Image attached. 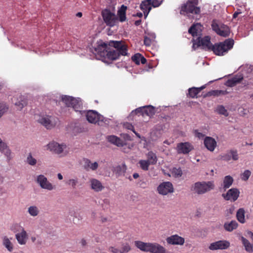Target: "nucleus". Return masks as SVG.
<instances>
[{
  "instance_id": "30",
  "label": "nucleus",
  "mask_w": 253,
  "mask_h": 253,
  "mask_svg": "<svg viewBox=\"0 0 253 253\" xmlns=\"http://www.w3.org/2000/svg\"><path fill=\"white\" fill-rule=\"evenodd\" d=\"M238 223L235 220H232L230 222H226L223 225L224 229L228 232H232L237 228Z\"/></svg>"
},
{
  "instance_id": "39",
  "label": "nucleus",
  "mask_w": 253,
  "mask_h": 253,
  "mask_svg": "<svg viewBox=\"0 0 253 253\" xmlns=\"http://www.w3.org/2000/svg\"><path fill=\"white\" fill-rule=\"evenodd\" d=\"M231 157H232L233 160H237L238 159V155L237 151L231 150L230 154L226 155L224 156V159L226 160H229Z\"/></svg>"
},
{
  "instance_id": "4",
  "label": "nucleus",
  "mask_w": 253,
  "mask_h": 253,
  "mask_svg": "<svg viewBox=\"0 0 253 253\" xmlns=\"http://www.w3.org/2000/svg\"><path fill=\"white\" fill-rule=\"evenodd\" d=\"M198 4V0H188L187 2L182 5L180 13L185 15L189 13L199 14L201 9L197 6Z\"/></svg>"
},
{
  "instance_id": "9",
  "label": "nucleus",
  "mask_w": 253,
  "mask_h": 253,
  "mask_svg": "<svg viewBox=\"0 0 253 253\" xmlns=\"http://www.w3.org/2000/svg\"><path fill=\"white\" fill-rule=\"evenodd\" d=\"M157 191L162 195H167L169 193H173L174 188L170 182H163L158 186Z\"/></svg>"
},
{
  "instance_id": "22",
  "label": "nucleus",
  "mask_w": 253,
  "mask_h": 253,
  "mask_svg": "<svg viewBox=\"0 0 253 253\" xmlns=\"http://www.w3.org/2000/svg\"><path fill=\"white\" fill-rule=\"evenodd\" d=\"M12 101L15 105L17 107V109L19 110L22 109L27 104V99L22 95H19L18 98H17L16 99L15 97H14Z\"/></svg>"
},
{
  "instance_id": "58",
  "label": "nucleus",
  "mask_w": 253,
  "mask_h": 253,
  "mask_svg": "<svg viewBox=\"0 0 253 253\" xmlns=\"http://www.w3.org/2000/svg\"><path fill=\"white\" fill-rule=\"evenodd\" d=\"M144 43L146 46H150L151 44V40L148 37H145L144 40Z\"/></svg>"
},
{
  "instance_id": "3",
  "label": "nucleus",
  "mask_w": 253,
  "mask_h": 253,
  "mask_svg": "<svg viewBox=\"0 0 253 253\" xmlns=\"http://www.w3.org/2000/svg\"><path fill=\"white\" fill-rule=\"evenodd\" d=\"M215 185L213 181H198L191 187V190L194 194L203 195L214 189Z\"/></svg>"
},
{
  "instance_id": "14",
  "label": "nucleus",
  "mask_w": 253,
  "mask_h": 253,
  "mask_svg": "<svg viewBox=\"0 0 253 253\" xmlns=\"http://www.w3.org/2000/svg\"><path fill=\"white\" fill-rule=\"evenodd\" d=\"M86 117L88 122L92 124H96L98 121L103 120V117L93 110L88 111L86 114Z\"/></svg>"
},
{
  "instance_id": "59",
  "label": "nucleus",
  "mask_w": 253,
  "mask_h": 253,
  "mask_svg": "<svg viewBox=\"0 0 253 253\" xmlns=\"http://www.w3.org/2000/svg\"><path fill=\"white\" fill-rule=\"evenodd\" d=\"M195 136L199 138H202L205 136V135L201 132H199L197 130L195 131Z\"/></svg>"
},
{
  "instance_id": "23",
  "label": "nucleus",
  "mask_w": 253,
  "mask_h": 253,
  "mask_svg": "<svg viewBox=\"0 0 253 253\" xmlns=\"http://www.w3.org/2000/svg\"><path fill=\"white\" fill-rule=\"evenodd\" d=\"M90 183L91 188L95 192H100L104 189L101 182L95 178H91Z\"/></svg>"
},
{
  "instance_id": "17",
  "label": "nucleus",
  "mask_w": 253,
  "mask_h": 253,
  "mask_svg": "<svg viewBox=\"0 0 253 253\" xmlns=\"http://www.w3.org/2000/svg\"><path fill=\"white\" fill-rule=\"evenodd\" d=\"M20 229L21 232L15 234V238L20 245H24L26 244L28 239V234L24 229Z\"/></svg>"
},
{
  "instance_id": "27",
  "label": "nucleus",
  "mask_w": 253,
  "mask_h": 253,
  "mask_svg": "<svg viewBox=\"0 0 253 253\" xmlns=\"http://www.w3.org/2000/svg\"><path fill=\"white\" fill-rule=\"evenodd\" d=\"M127 6L123 4L117 11L118 20L121 22H124L126 20V11Z\"/></svg>"
},
{
  "instance_id": "35",
  "label": "nucleus",
  "mask_w": 253,
  "mask_h": 253,
  "mask_svg": "<svg viewBox=\"0 0 253 253\" xmlns=\"http://www.w3.org/2000/svg\"><path fill=\"white\" fill-rule=\"evenodd\" d=\"M126 170V167L125 165L122 166L119 165L114 168L113 171L118 176L124 174Z\"/></svg>"
},
{
  "instance_id": "44",
  "label": "nucleus",
  "mask_w": 253,
  "mask_h": 253,
  "mask_svg": "<svg viewBox=\"0 0 253 253\" xmlns=\"http://www.w3.org/2000/svg\"><path fill=\"white\" fill-rule=\"evenodd\" d=\"M0 151L2 153H5L6 155H8L10 154V151L7 148V145L6 144L2 142L1 139L0 138Z\"/></svg>"
},
{
  "instance_id": "36",
  "label": "nucleus",
  "mask_w": 253,
  "mask_h": 253,
  "mask_svg": "<svg viewBox=\"0 0 253 253\" xmlns=\"http://www.w3.org/2000/svg\"><path fill=\"white\" fill-rule=\"evenodd\" d=\"M241 241L245 247L246 250L249 252L252 253L253 252V246L250 243V242L244 237H241Z\"/></svg>"
},
{
  "instance_id": "16",
  "label": "nucleus",
  "mask_w": 253,
  "mask_h": 253,
  "mask_svg": "<svg viewBox=\"0 0 253 253\" xmlns=\"http://www.w3.org/2000/svg\"><path fill=\"white\" fill-rule=\"evenodd\" d=\"M48 149L55 153L60 154L63 152V150L66 148L65 144H59L55 142H51L47 145Z\"/></svg>"
},
{
  "instance_id": "49",
  "label": "nucleus",
  "mask_w": 253,
  "mask_h": 253,
  "mask_svg": "<svg viewBox=\"0 0 253 253\" xmlns=\"http://www.w3.org/2000/svg\"><path fill=\"white\" fill-rule=\"evenodd\" d=\"M27 162L28 164L31 166H35L37 163V160L32 156V154L30 153L27 158Z\"/></svg>"
},
{
  "instance_id": "55",
  "label": "nucleus",
  "mask_w": 253,
  "mask_h": 253,
  "mask_svg": "<svg viewBox=\"0 0 253 253\" xmlns=\"http://www.w3.org/2000/svg\"><path fill=\"white\" fill-rule=\"evenodd\" d=\"M130 250V247L128 244H126L123 246L121 250H120V253H127Z\"/></svg>"
},
{
  "instance_id": "38",
  "label": "nucleus",
  "mask_w": 253,
  "mask_h": 253,
  "mask_svg": "<svg viewBox=\"0 0 253 253\" xmlns=\"http://www.w3.org/2000/svg\"><path fill=\"white\" fill-rule=\"evenodd\" d=\"M81 100L72 97L70 107H72L76 111H78L81 108Z\"/></svg>"
},
{
  "instance_id": "5",
  "label": "nucleus",
  "mask_w": 253,
  "mask_h": 253,
  "mask_svg": "<svg viewBox=\"0 0 253 253\" xmlns=\"http://www.w3.org/2000/svg\"><path fill=\"white\" fill-rule=\"evenodd\" d=\"M101 15L105 23L109 27L114 26L118 21V18L114 12L109 9H105L102 11Z\"/></svg>"
},
{
  "instance_id": "1",
  "label": "nucleus",
  "mask_w": 253,
  "mask_h": 253,
  "mask_svg": "<svg viewBox=\"0 0 253 253\" xmlns=\"http://www.w3.org/2000/svg\"><path fill=\"white\" fill-rule=\"evenodd\" d=\"M135 246L142 251L151 253H165L166 249L160 244L154 243H144L140 241H135Z\"/></svg>"
},
{
  "instance_id": "64",
  "label": "nucleus",
  "mask_w": 253,
  "mask_h": 253,
  "mask_svg": "<svg viewBox=\"0 0 253 253\" xmlns=\"http://www.w3.org/2000/svg\"><path fill=\"white\" fill-rule=\"evenodd\" d=\"M248 235L250 237L251 239L253 241V233L250 231L247 232Z\"/></svg>"
},
{
  "instance_id": "21",
  "label": "nucleus",
  "mask_w": 253,
  "mask_h": 253,
  "mask_svg": "<svg viewBox=\"0 0 253 253\" xmlns=\"http://www.w3.org/2000/svg\"><path fill=\"white\" fill-rule=\"evenodd\" d=\"M205 147L210 151H213L216 146V142L214 138L207 136L204 139Z\"/></svg>"
},
{
  "instance_id": "15",
  "label": "nucleus",
  "mask_w": 253,
  "mask_h": 253,
  "mask_svg": "<svg viewBox=\"0 0 253 253\" xmlns=\"http://www.w3.org/2000/svg\"><path fill=\"white\" fill-rule=\"evenodd\" d=\"M37 182L43 189L52 190L54 188L52 184L47 180L46 177L43 175L41 174L38 176Z\"/></svg>"
},
{
  "instance_id": "31",
  "label": "nucleus",
  "mask_w": 253,
  "mask_h": 253,
  "mask_svg": "<svg viewBox=\"0 0 253 253\" xmlns=\"http://www.w3.org/2000/svg\"><path fill=\"white\" fill-rule=\"evenodd\" d=\"M144 116H147L150 118L152 117L155 114L156 111L155 107L152 105H147L143 106Z\"/></svg>"
},
{
  "instance_id": "32",
  "label": "nucleus",
  "mask_w": 253,
  "mask_h": 253,
  "mask_svg": "<svg viewBox=\"0 0 253 253\" xmlns=\"http://www.w3.org/2000/svg\"><path fill=\"white\" fill-rule=\"evenodd\" d=\"M233 181V177L230 175L224 177L223 180L222 187L225 191L232 185Z\"/></svg>"
},
{
  "instance_id": "34",
  "label": "nucleus",
  "mask_w": 253,
  "mask_h": 253,
  "mask_svg": "<svg viewBox=\"0 0 253 253\" xmlns=\"http://www.w3.org/2000/svg\"><path fill=\"white\" fill-rule=\"evenodd\" d=\"M147 160H146L150 165H155L157 162L156 155L152 151H149L147 154Z\"/></svg>"
},
{
  "instance_id": "54",
  "label": "nucleus",
  "mask_w": 253,
  "mask_h": 253,
  "mask_svg": "<svg viewBox=\"0 0 253 253\" xmlns=\"http://www.w3.org/2000/svg\"><path fill=\"white\" fill-rule=\"evenodd\" d=\"M138 56L139 57V58H140V63H141L142 64H144L146 63L147 60L146 58L140 53H136L134 54V58L135 60H136V59L137 58V56Z\"/></svg>"
},
{
  "instance_id": "61",
  "label": "nucleus",
  "mask_w": 253,
  "mask_h": 253,
  "mask_svg": "<svg viewBox=\"0 0 253 253\" xmlns=\"http://www.w3.org/2000/svg\"><path fill=\"white\" fill-rule=\"evenodd\" d=\"M131 59H132V60L137 65H139L140 64V58H139V57L138 56H137V58L136 59V60H135V58H134V55L133 56H132L131 57Z\"/></svg>"
},
{
  "instance_id": "62",
  "label": "nucleus",
  "mask_w": 253,
  "mask_h": 253,
  "mask_svg": "<svg viewBox=\"0 0 253 253\" xmlns=\"http://www.w3.org/2000/svg\"><path fill=\"white\" fill-rule=\"evenodd\" d=\"M192 41L193 42L192 48L194 50H196L198 47H199V46H197V40L195 41V40H194V39H193L192 40Z\"/></svg>"
},
{
  "instance_id": "53",
  "label": "nucleus",
  "mask_w": 253,
  "mask_h": 253,
  "mask_svg": "<svg viewBox=\"0 0 253 253\" xmlns=\"http://www.w3.org/2000/svg\"><path fill=\"white\" fill-rule=\"evenodd\" d=\"M163 0H151V6L154 7L159 6L163 2Z\"/></svg>"
},
{
  "instance_id": "19",
  "label": "nucleus",
  "mask_w": 253,
  "mask_h": 253,
  "mask_svg": "<svg viewBox=\"0 0 253 253\" xmlns=\"http://www.w3.org/2000/svg\"><path fill=\"white\" fill-rule=\"evenodd\" d=\"M84 168L86 171L95 170L98 168V164L97 162L92 163L90 160L88 159H84Z\"/></svg>"
},
{
  "instance_id": "43",
  "label": "nucleus",
  "mask_w": 253,
  "mask_h": 253,
  "mask_svg": "<svg viewBox=\"0 0 253 253\" xmlns=\"http://www.w3.org/2000/svg\"><path fill=\"white\" fill-rule=\"evenodd\" d=\"M199 93L197 87H193L188 89V95L191 98L197 97V94Z\"/></svg>"
},
{
  "instance_id": "6",
  "label": "nucleus",
  "mask_w": 253,
  "mask_h": 253,
  "mask_svg": "<svg viewBox=\"0 0 253 253\" xmlns=\"http://www.w3.org/2000/svg\"><path fill=\"white\" fill-rule=\"evenodd\" d=\"M212 29L219 36L223 37H227L230 33V30L228 26L223 24H218L214 21L211 24Z\"/></svg>"
},
{
  "instance_id": "28",
  "label": "nucleus",
  "mask_w": 253,
  "mask_h": 253,
  "mask_svg": "<svg viewBox=\"0 0 253 253\" xmlns=\"http://www.w3.org/2000/svg\"><path fill=\"white\" fill-rule=\"evenodd\" d=\"M120 55L117 52V51H116L114 49H109L107 51L106 57H104L105 59H108L110 61L116 60L120 57Z\"/></svg>"
},
{
  "instance_id": "7",
  "label": "nucleus",
  "mask_w": 253,
  "mask_h": 253,
  "mask_svg": "<svg viewBox=\"0 0 253 253\" xmlns=\"http://www.w3.org/2000/svg\"><path fill=\"white\" fill-rule=\"evenodd\" d=\"M109 45L114 47L120 56L127 55V46L123 41H111L109 42Z\"/></svg>"
},
{
  "instance_id": "48",
  "label": "nucleus",
  "mask_w": 253,
  "mask_h": 253,
  "mask_svg": "<svg viewBox=\"0 0 253 253\" xmlns=\"http://www.w3.org/2000/svg\"><path fill=\"white\" fill-rule=\"evenodd\" d=\"M144 108V107H143V106L137 108L136 109H135L134 110H133L131 112L130 114L132 116H133L134 115H140L142 116H144V113H143V109Z\"/></svg>"
},
{
  "instance_id": "24",
  "label": "nucleus",
  "mask_w": 253,
  "mask_h": 253,
  "mask_svg": "<svg viewBox=\"0 0 253 253\" xmlns=\"http://www.w3.org/2000/svg\"><path fill=\"white\" fill-rule=\"evenodd\" d=\"M107 139L109 142L118 147H122L126 144L123 140L115 135L108 136Z\"/></svg>"
},
{
  "instance_id": "33",
  "label": "nucleus",
  "mask_w": 253,
  "mask_h": 253,
  "mask_svg": "<svg viewBox=\"0 0 253 253\" xmlns=\"http://www.w3.org/2000/svg\"><path fill=\"white\" fill-rule=\"evenodd\" d=\"M245 211L243 208H240L237 211L236 218L239 222L241 223H245L246 222L245 219Z\"/></svg>"
},
{
  "instance_id": "41",
  "label": "nucleus",
  "mask_w": 253,
  "mask_h": 253,
  "mask_svg": "<svg viewBox=\"0 0 253 253\" xmlns=\"http://www.w3.org/2000/svg\"><path fill=\"white\" fill-rule=\"evenodd\" d=\"M216 111L220 115H224L225 117L228 116L227 110L225 108L223 105H219L216 109Z\"/></svg>"
},
{
  "instance_id": "13",
  "label": "nucleus",
  "mask_w": 253,
  "mask_h": 253,
  "mask_svg": "<svg viewBox=\"0 0 253 253\" xmlns=\"http://www.w3.org/2000/svg\"><path fill=\"white\" fill-rule=\"evenodd\" d=\"M197 41V46H202L204 49L211 50L213 44L211 42V37L210 36H205L203 38L198 37Z\"/></svg>"
},
{
  "instance_id": "45",
  "label": "nucleus",
  "mask_w": 253,
  "mask_h": 253,
  "mask_svg": "<svg viewBox=\"0 0 253 253\" xmlns=\"http://www.w3.org/2000/svg\"><path fill=\"white\" fill-rule=\"evenodd\" d=\"M29 214L33 216H37L39 213V210L36 206H31L28 208Z\"/></svg>"
},
{
  "instance_id": "57",
  "label": "nucleus",
  "mask_w": 253,
  "mask_h": 253,
  "mask_svg": "<svg viewBox=\"0 0 253 253\" xmlns=\"http://www.w3.org/2000/svg\"><path fill=\"white\" fill-rule=\"evenodd\" d=\"M78 183V180L77 179H70L68 182V184L71 185L73 188L76 187L77 184Z\"/></svg>"
},
{
  "instance_id": "2",
  "label": "nucleus",
  "mask_w": 253,
  "mask_h": 253,
  "mask_svg": "<svg viewBox=\"0 0 253 253\" xmlns=\"http://www.w3.org/2000/svg\"><path fill=\"white\" fill-rule=\"evenodd\" d=\"M234 44V41L232 39H227L213 44L211 51L216 55L223 56L233 48Z\"/></svg>"
},
{
  "instance_id": "12",
  "label": "nucleus",
  "mask_w": 253,
  "mask_h": 253,
  "mask_svg": "<svg viewBox=\"0 0 253 253\" xmlns=\"http://www.w3.org/2000/svg\"><path fill=\"white\" fill-rule=\"evenodd\" d=\"M230 247V243L226 240H219L212 243L209 246V249L212 251L217 250H225Z\"/></svg>"
},
{
  "instance_id": "46",
  "label": "nucleus",
  "mask_w": 253,
  "mask_h": 253,
  "mask_svg": "<svg viewBox=\"0 0 253 253\" xmlns=\"http://www.w3.org/2000/svg\"><path fill=\"white\" fill-rule=\"evenodd\" d=\"M72 97L67 95H62L61 96L62 101L65 103L67 107L71 106Z\"/></svg>"
},
{
  "instance_id": "52",
  "label": "nucleus",
  "mask_w": 253,
  "mask_h": 253,
  "mask_svg": "<svg viewBox=\"0 0 253 253\" xmlns=\"http://www.w3.org/2000/svg\"><path fill=\"white\" fill-rule=\"evenodd\" d=\"M8 107L3 103H0V118L7 110Z\"/></svg>"
},
{
  "instance_id": "47",
  "label": "nucleus",
  "mask_w": 253,
  "mask_h": 253,
  "mask_svg": "<svg viewBox=\"0 0 253 253\" xmlns=\"http://www.w3.org/2000/svg\"><path fill=\"white\" fill-rule=\"evenodd\" d=\"M182 171L180 168H174L172 170V174L175 177H181L182 175Z\"/></svg>"
},
{
  "instance_id": "40",
  "label": "nucleus",
  "mask_w": 253,
  "mask_h": 253,
  "mask_svg": "<svg viewBox=\"0 0 253 253\" xmlns=\"http://www.w3.org/2000/svg\"><path fill=\"white\" fill-rule=\"evenodd\" d=\"M226 93V91L221 90H214L209 91L207 94V96H218L221 94L225 95Z\"/></svg>"
},
{
  "instance_id": "20",
  "label": "nucleus",
  "mask_w": 253,
  "mask_h": 253,
  "mask_svg": "<svg viewBox=\"0 0 253 253\" xmlns=\"http://www.w3.org/2000/svg\"><path fill=\"white\" fill-rule=\"evenodd\" d=\"M108 49V45L105 42L98 44L97 47L95 48L96 52L101 57L104 58L106 57V54Z\"/></svg>"
},
{
  "instance_id": "56",
  "label": "nucleus",
  "mask_w": 253,
  "mask_h": 253,
  "mask_svg": "<svg viewBox=\"0 0 253 253\" xmlns=\"http://www.w3.org/2000/svg\"><path fill=\"white\" fill-rule=\"evenodd\" d=\"M125 126L126 128L128 129H130V130H132V131L138 137H140V135L139 134L137 133L134 129V127H133V126L130 124H129V123H127L125 125Z\"/></svg>"
},
{
  "instance_id": "51",
  "label": "nucleus",
  "mask_w": 253,
  "mask_h": 253,
  "mask_svg": "<svg viewBox=\"0 0 253 253\" xmlns=\"http://www.w3.org/2000/svg\"><path fill=\"white\" fill-rule=\"evenodd\" d=\"M251 172L249 170H246L241 175V179L243 180L247 181L251 175Z\"/></svg>"
},
{
  "instance_id": "26",
  "label": "nucleus",
  "mask_w": 253,
  "mask_h": 253,
  "mask_svg": "<svg viewBox=\"0 0 253 253\" xmlns=\"http://www.w3.org/2000/svg\"><path fill=\"white\" fill-rule=\"evenodd\" d=\"M243 80V77L241 75L235 76L233 78L228 79L225 83V84L229 87L235 86L237 84L241 83Z\"/></svg>"
},
{
  "instance_id": "29",
  "label": "nucleus",
  "mask_w": 253,
  "mask_h": 253,
  "mask_svg": "<svg viewBox=\"0 0 253 253\" xmlns=\"http://www.w3.org/2000/svg\"><path fill=\"white\" fill-rule=\"evenodd\" d=\"M12 238L9 239L7 236H4L2 240V245L9 252H12L14 248L13 244L10 240Z\"/></svg>"
},
{
  "instance_id": "8",
  "label": "nucleus",
  "mask_w": 253,
  "mask_h": 253,
  "mask_svg": "<svg viewBox=\"0 0 253 253\" xmlns=\"http://www.w3.org/2000/svg\"><path fill=\"white\" fill-rule=\"evenodd\" d=\"M57 122V118L48 115L43 116L39 120V122L47 129L54 127Z\"/></svg>"
},
{
  "instance_id": "11",
  "label": "nucleus",
  "mask_w": 253,
  "mask_h": 253,
  "mask_svg": "<svg viewBox=\"0 0 253 253\" xmlns=\"http://www.w3.org/2000/svg\"><path fill=\"white\" fill-rule=\"evenodd\" d=\"M193 149V146L188 142L179 143L176 146L178 154H187Z\"/></svg>"
},
{
  "instance_id": "63",
  "label": "nucleus",
  "mask_w": 253,
  "mask_h": 253,
  "mask_svg": "<svg viewBox=\"0 0 253 253\" xmlns=\"http://www.w3.org/2000/svg\"><path fill=\"white\" fill-rule=\"evenodd\" d=\"M238 2L241 4L244 5L246 4L247 0H236Z\"/></svg>"
},
{
  "instance_id": "42",
  "label": "nucleus",
  "mask_w": 253,
  "mask_h": 253,
  "mask_svg": "<svg viewBox=\"0 0 253 253\" xmlns=\"http://www.w3.org/2000/svg\"><path fill=\"white\" fill-rule=\"evenodd\" d=\"M138 163L142 170L145 171L148 170L150 164L146 160H141L139 161Z\"/></svg>"
},
{
  "instance_id": "18",
  "label": "nucleus",
  "mask_w": 253,
  "mask_h": 253,
  "mask_svg": "<svg viewBox=\"0 0 253 253\" xmlns=\"http://www.w3.org/2000/svg\"><path fill=\"white\" fill-rule=\"evenodd\" d=\"M167 241L168 243L171 245H182L184 243V239L177 235H174L168 237Z\"/></svg>"
},
{
  "instance_id": "10",
  "label": "nucleus",
  "mask_w": 253,
  "mask_h": 253,
  "mask_svg": "<svg viewBox=\"0 0 253 253\" xmlns=\"http://www.w3.org/2000/svg\"><path fill=\"white\" fill-rule=\"evenodd\" d=\"M240 193L238 189L232 188L228 190L226 193H223L222 197L226 201H230L231 202H234L238 199Z\"/></svg>"
},
{
  "instance_id": "25",
  "label": "nucleus",
  "mask_w": 253,
  "mask_h": 253,
  "mask_svg": "<svg viewBox=\"0 0 253 253\" xmlns=\"http://www.w3.org/2000/svg\"><path fill=\"white\" fill-rule=\"evenodd\" d=\"M151 0H144L140 4V9L143 11L146 18L151 10Z\"/></svg>"
},
{
  "instance_id": "50",
  "label": "nucleus",
  "mask_w": 253,
  "mask_h": 253,
  "mask_svg": "<svg viewBox=\"0 0 253 253\" xmlns=\"http://www.w3.org/2000/svg\"><path fill=\"white\" fill-rule=\"evenodd\" d=\"M24 229L22 226L18 224H15L13 225L11 227V230L13 231V232L15 233H17L21 232L20 231L21 229Z\"/></svg>"
},
{
  "instance_id": "37",
  "label": "nucleus",
  "mask_w": 253,
  "mask_h": 253,
  "mask_svg": "<svg viewBox=\"0 0 253 253\" xmlns=\"http://www.w3.org/2000/svg\"><path fill=\"white\" fill-rule=\"evenodd\" d=\"M201 27V25L199 23L193 24L188 30L189 34H191L192 36L195 37L197 36L198 32V29Z\"/></svg>"
},
{
  "instance_id": "60",
  "label": "nucleus",
  "mask_w": 253,
  "mask_h": 253,
  "mask_svg": "<svg viewBox=\"0 0 253 253\" xmlns=\"http://www.w3.org/2000/svg\"><path fill=\"white\" fill-rule=\"evenodd\" d=\"M109 250L113 253H120V250L113 247L109 248Z\"/></svg>"
}]
</instances>
